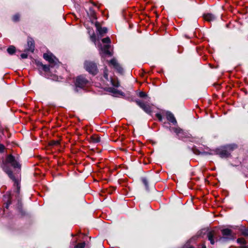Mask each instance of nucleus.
Wrapping results in <instances>:
<instances>
[{
    "label": "nucleus",
    "instance_id": "obj_1",
    "mask_svg": "<svg viewBox=\"0 0 248 248\" xmlns=\"http://www.w3.org/2000/svg\"><path fill=\"white\" fill-rule=\"evenodd\" d=\"M11 165L14 169H21V164H20L19 157L18 155L14 156L12 155H9L7 156L5 161H3L1 167L3 170L8 175L9 177L14 182V186L16 187L15 190L17 194V196L19 194L20 188V180L18 178H16L13 173Z\"/></svg>",
    "mask_w": 248,
    "mask_h": 248
},
{
    "label": "nucleus",
    "instance_id": "obj_2",
    "mask_svg": "<svg viewBox=\"0 0 248 248\" xmlns=\"http://www.w3.org/2000/svg\"><path fill=\"white\" fill-rule=\"evenodd\" d=\"M222 236H217V233L214 231H210L207 233V237L211 244L214 245L216 242L220 241L225 242L232 239L233 235L232 231L229 229H224L221 230Z\"/></svg>",
    "mask_w": 248,
    "mask_h": 248
},
{
    "label": "nucleus",
    "instance_id": "obj_3",
    "mask_svg": "<svg viewBox=\"0 0 248 248\" xmlns=\"http://www.w3.org/2000/svg\"><path fill=\"white\" fill-rule=\"evenodd\" d=\"M43 57L49 63L48 65L43 64L42 63L38 64V65L42 66L45 72H48L50 68H57L59 66V62L58 60L52 53H44Z\"/></svg>",
    "mask_w": 248,
    "mask_h": 248
},
{
    "label": "nucleus",
    "instance_id": "obj_4",
    "mask_svg": "<svg viewBox=\"0 0 248 248\" xmlns=\"http://www.w3.org/2000/svg\"><path fill=\"white\" fill-rule=\"evenodd\" d=\"M237 148L235 144L227 145L217 150L216 153L221 158H227L231 155V152Z\"/></svg>",
    "mask_w": 248,
    "mask_h": 248
},
{
    "label": "nucleus",
    "instance_id": "obj_5",
    "mask_svg": "<svg viewBox=\"0 0 248 248\" xmlns=\"http://www.w3.org/2000/svg\"><path fill=\"white\" fill-rule=\"evenodd\" d=\"M102 41L103 43L107 44V45H104L103 46H101V51L100 53L102 57H104L106 56H111L112 55V53L109 50V49L110 47V45L108 44L110 43V38L108 37L103 38L102 40Z\"/></svg>",
    "mask_w": 248,
    "mask_h": 248
},
{
    "label": "nucleus",
    "instance_id": "obj_6",
    "mask_svg": "<svg viewBox=\"0 0 248 248\" xmlns=\"http://www.w3.org/2000/svg\"><path fill=\"white\" fill-rule=\"evenodd\" d=\"M170 131H173L176 133L178 139L182 140H186V139L189 138L190 135L187 131H185L180 127H169Z\"/></svg>",
    "mask_w": 248,
    "mask_h": 248
},
{
    "label": "nucleus",
    "instance_id": "obj_7",
    "mask_svg": "<svg viewBox=\"0 0 248 248\" xmlns=\"http://www.w3.org/2000/svg\"><path fill=\"white\" fill-rule=\"evenodd\" d=\"M84 67L87 71L93 75H95L98 73L97 65L93 62L85 61Z\"/></svg>",
    "mask_w": 248,
    "mask_h": 248
},
{
    "label": "nucleus",
    "instance_id": "obj_8",
    "mask_svg": "<svg viewBox=\"0 0 248 248\" xmlns=\"http://www.w3.org/2000/svg\"><path fill=\"white\" fill-rule=\"evenodd\" d=\"M135 101L137 104L146 113L149 114L152 113L151 106L149 103V101H142L140 100H136Z\"/></svg>",
    "mask_w": 248,
    "mask_h": 248
},
{
    "label": "nucleus",
    "instance_id": "obj_9",
    "mask_svg": "<svg viewBox=\"0 0 248 248\" xmlns=\"http://www.w3.org/2000/svg\"><path fill=\"white\" fill-rule=\"evenodd\" d=\"M89 82V81L83 76H78L76 80L75 85L77 87L82 88Z\"/></svg>",
    "mask_w": 248,
    "mask_h": 248
},
{
    "label": "nucleus",
    "instance_id": "obj_10",
    "mask_svg": "<svg viewBox=\"0 0 248 248\" xmlns=\"http://www.w3.org/2000/svg\"><path fill=\"white\" fill-rule=\"evenodd\" d=\"M3 201L4 202L3 213L4 214H5L6 210L8 209L9 206L12 203L11 194L9 193H6L3 196Z\"/></svg>",
    "mask_w": 248,
    "mask_h": 248
},
{
    "label": "nucleus",
    "instance_id": "obj_11",
    "mask_svg": "<svg viewBox=\"0 0 248 248\" xmlns=\"http://www.w3.org/2000/svg\"><path fill=\"white\" fill-rule=\"evenodd\" d=\"M109 64L112 65L119 73L122 74L124 73V69L123 67L118 62L116 59L113 58L111 59L109 61Z\"/></svg>",
    "mask_w": 248,
    "mask_h": 248
},
{
    "label": "nucleus",
    "instance_id": "obj_12",
    "mask_svg": "<svg viewBox=\"0 0 248 248\" xmlns=\"http://www.w3.org/2000/svg\"><path fill=\"white\" fill-rule=\"evenodd\" d=\"M28 48L25 50V52L31 51L33 52L34 50L35 46L33 40L32 38H29L27 41Z\"/></svg>",
    "mask_w": 248,
    "mask_h": 248
},
{
    "label": "nucleus",
    "instance_id": "obj_13",
    "mask_svg": "<svg viewBox=\"0 0 248 248\" xmlns=\"http://www.w3.org/2000/svg\"><path fill=\"white\" fill-rule=\"evenodd\" d=\"M166 116L167 120L170 123L172 124L173 125L177 124V121L174 116V115L170 111H167L166 112Z\"/></svg>",
    "mask_w": 248,
    "mask_h": 248
},
{
    "label": "nucleus",
    "instance_id": "obj_14",
    "mask_svg": "<svg viewBox=\"0 0 248 248\" xmlns=\"http://www.w3.org/2000/svg\"><path fill=\"white\" fill-rule=\"evenodd\" d=\"M95 27L96 28L97 31L101 36H103L104 34L107 33L108 31L107 28L106 27H101L99 24L98 22H96L95 23Z\"/></svg>",
    "mask_w": 248,
    "mask_h": 248
},
{
    "label": "nucleus",
    "instance_id": "obj_15",
    "mask_svg": "<svg viewBox=\"0 0 248 248\" xmlns=\"http://www.w3.org/2000/svg\"><path fill=\"white\" fill-rule=\"evenodd\" d=\"M204 18L207 21L211 22L214 21L216 19V17L212 14H207L204 15Z\"/></svg>",
    "mask_w": 248,
    "mask_h": 248
},
{
    "label": "nucleus",
    "instance_id": "obj_16",
    "mask_svg": "<svg viewBox=\"0 0 248 248\" xmlns=\"http://www.w3.org/2000/svg\"><path fill=\"white\" fill-rule=\"evenodd\" d=\"M139 96L141 98H144L145 100L144 101H150V97L148 96L147 94L143 92H140Z\"/></svg>",
    "mask_w": 248,
    "mask_h": 248
},
{
    "label": "nucleus",
    "instance_id": "obj_17",
    "mask_svg": "<svg viewBox=\"0 0 248 248\" xmlns=\"http://www.w3.org/2000/svg\"><path fill=\"white\" fill-rule=\"evenodd\" d=\"M91 141L94 143L99 142L100 141V138L97 135H93L91 137Z\"/></svg>",
    "mask_w": 248,
    "mask_h": 248
},
{
    "label": "nucleus",
    "instance_id": "obj_18",
    "mask_svg": "<svg viewBox=\"0 0 248 248\" xmlns=\"http://www.w3.org/2000/svg\"><path fill=\"white\" fill-rule=\"evenodd\" d=\"M7 51L10 55H13L16 52V47L14 46H10L7 49Z\"/></svg>",
    "mask_w": 248,
    "mask_h": 248
},
{
    "label": "nucleus",
    "instance_id": "obj_19",
    "mask_svg": "<svg viewBox=\"0 0 248 248\" xmlns=\"http://www.w3.org/2000/svg\"><path fill=\"white\" fill-rule=\"evenodd\" d=\"M240 231L243 235L248 236V229L246 228L245 227H242Z\"/></svg>",
    "mask_w": 248,
    "mask_h": 248
},
{
    "label": "nucleus",
    "instance_id": "obj_20",
    "mask_svg": "<svg viewBox=\"0 0 248 248\" xmlns=\"http://www.w3.org/2000/svg\"><path fill=\"white\" fill-rule=\"evenodd\" d=\"M193 151L195 154H202V155H207L208 153L205 152L200 151L199 149H197L196 147L193 148Z\"/></svg>",
    "mask_w": 248,
    "mask_h": 248
},
{
    "label": "nucleus",
    "instance_id": "obj_21",
    "mask_svg": "<svg viewBox=\"0 0 248 248\" xmlns=\"http://www.w3.org/2000/svg\"><path fill=\"white\" fill-rule=\"evenodd\" d=\"M110 79L111 84L113 86L115 87H118L120 86L119 83L118 81H114L111 78Z\"/></svg>",
    "mask_w": 248,
    "mask_h": 248
},
{
    "label": "nucleus",
    "instance_id": "obj_22",
    "mask_svg": "<svg viewBox=\"0 0 248 248\" xmlns=\"http://www.w3.org/2000/svg\"><path fill=\"white\" fill-rule=\"evenodd\" d=\"M107 91L114 94L117 93L119 92V91L117 89L111 87L108 88Z\"/></svg>",
    "mask_w": 248,
    "mask_h": 248
},
{
    "label": "nucleus",
    "instance_id": "obj_23",
    "mask_svg": "<svg viewBox=\"0 0 248 248\" xmlns=\"http://www.w3.org/2000/svg\"><path fill=\"white\" fill-rule=\"evenodd\" d=\"M142 182L143 184L144 185V186L146 187V189L147 190H148L149 186H148V182L147 179L146 178H143L142 179Z\"/></svg>",
    "mask_w": 248,
    "mask_h": 248
},
{
    "label": "nucleus",
    "instance_id": "obj_24",
    "mask_svg": "<svg viewBox=\"0 0 248 248\" xmlns=\"http://www.w3.org/2000/svg\"><path fill=\"white\" fill-rule=\"evenodd\" d=\"M20 19V15L18 14H16L14 16H13L12 19L14 22H17Z\"/></svg>",
    "mask_w": 248,
    "mask_h": 248
},
{
    "label": "nucleus",
    "instance_id": "obj_25",
    "mask_svg": "<svg viewBox=\"0 0 248 248\" xmlns=\"http://www.w3.org/2000/svg\"><path fill=\"white\" fill-rule=\"evenodd\" d=\"M103 77L106 79V80L108 81L109 79L108 77V70L107 68H105L104 69Z\"/></svg>",
    "mask_w": 248,
    "mask_h": 248
},
{
    "label": "nucleus",
    "instance_id": "obj_26",
    "mask_svg": "<svg viewBox=\"0 0 248 248\" xmlns=\"http://www.w3.org/2000/svg\"><path fill=\"white\" fill-rule=\"evenodd\" d=\"M85 246V243L84 242L83 243H78L75 246L74 248H84Z\"/></svg>",
    "mask_w": 248,
    "mask_h": 248
},
{
    "label": "nucleus",
    "instance_id": "obj_27",
    "mask_svg": "<svg viewBox=\"0 0 248 248\" xmlns=\"http://www.w3.org/2000/svg\"><path fill=\"white\" fill-rule=\"evenodd\" d=\"M245 241L246 240L243 238H239L237 239V242L240 245L244 243Z\"/></svg>",
    "mask_w": 248,
    "mask_h": 248
},
{
    "label": "nucleus",
    "instance_id": "obj_28",
    "mask_svg": "<svg viewBox=\"0 0 248 248\" xmlns=\"http://www.w3.org/2000/svg\"><path fill=\"white\" fill-rule=\"evenodd\" d=\"M155 116L156 117V118L158 119V120L159 121H162V115L160 113H156L155 114Z\"/></svg>",
    "mask_w": 248,
    "mask_h": 248
},
{
    "label": "nucleus",
    "instance_id": "obj_29",
    "mask_svg": "<svg viewBox=\"0 0 248 248\" xmlns=\"http://www.w3.org/2000/svg\"><path fill=\"white\" fill-rule=\"evenodd\" d=\"M91 40L93 42H95V40H96V36L94 34V32H93L92 35L91 36Z\"/></svg>",
    "mask_w": 248,
    "mask_h": 248
},
{
    "label": "nucleus",
    "instance_id": "obj_30",
    "mask_svg": "<svg viewBox=\"0 0 248 248\" xmlns=\"http://www.w3.org/2000/svg\"><path fill=\"white\" fill-rule=\"evenodd\" d=\"M240 248H248V246L246 245V241L240 245Z\"/></svg>",
    "mask_w": 248,
    "mask_h": 248
},
{
    "label": "nucleus",
    "instance_id": "obj_31",
    "mask_svg": "<svg viewBox=\"0 0 248 248\" xmlns=\"http://www.w3.org/2000/svg\"><path fill=\"white\" fill-rule=\"evenodd\" d=\"M22 59H26L28 57V55L26 53H22L20 55Z\"/></svg>",
    "mask_w": 248,
    "mask_h": 248
},
{
    "label": "nucleus",
    "instance_id": "obj_32",
    "mask_svg": "<svg viewBox=\"0 0 248 248\" xmlns=\"http://www.w3.org/2000/svg\"><path fill=\"white\" fill-rule=\"evenodd\" d=\"M60 144V142L59 141H53L52 142V145H58Z\"/></svg>",
    "mask_w": 248,
    "mask_h": 248
},
{
    "label": "nucleus",
    "instance_id": "obj_33",
    "mask_svg": "<svg viewBox=\"0 0 248 248\" xmlns=\"http://www.w3.org/2000/svg\"><path fill=\"white\" fill-rule=\"evenodd\" d=\"M4 149V146L2 144H0V152H3Z\"/></svg>",
    "mask_w": 248,
    "mask_h": 248
},
{
    "label": "nucleus",
    "instance_id": "obj_34",
    "mask_svg": "<svg viewBox=\"0 0 248 248\" xmlns=\"http://www.w3.org/2000/svg\"><path fill=\"white\" fill-rule=\"evenodd\" d=\"M18 203L19 204V200L18 199Z\"/></svg>",
    "mask_w": 248,
    "mask_h": 248
}]
</instances>
